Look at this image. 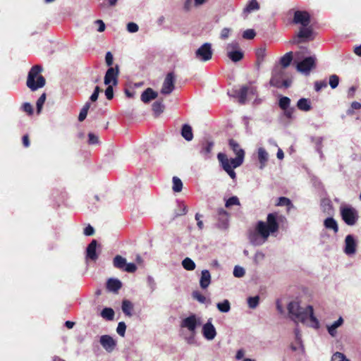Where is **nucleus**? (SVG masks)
I'll return each mask as SVG.
<instances>
[{"mask_svg":"<svg viewBox=\"0 0 361 361\" xmlns=\"http://www.w3.org/2000/svg\"><path fill=\"white\" fill-rule=\"evenodd\" d=\"M283 216L277 213H269L267 216V221H258L253 230L250 231L248 239L254 246H260L264 244L270 235H274L279 228V221Z\"/></svg>","mask_w":361,"mask_h":361,"instance_id":"nucleus-1","label":"nucleus"},{"mask_svg":"<svg viewBox=\"0 0 361 361\" xmlns=\"http://www.w3.org/2000/svg\"><path fill=\"white\" fill-rule=\"evenodd\" d=\"M287 310L289 318L293 321L296 325H298V322H301L314 329H319V322L314 315V310L312 305L302 307L300 305L299 302L291 301L288 303Z\"/></svg>","mask_w":361,"mask_h":361,"instance_id":"nucleus-2","label":"nucleus"},{"mask_svg":"<svg viewBox=\"0 0 361 361\" xmlns=\"http://www.w3.org/2000/svg\"><path fill=\"white\" fill-rule=\"evenodd\" d=\"M217 158L223 169L233 180L235 179L236 173L233 171V169L240 166L243 163L244 157H242V154L236 156L235 158L228 159L226 154L219 153Z\"/></svg>","mask_w":361,"mask_h":361,"instance_id":"nucleus-3","label":"nucleus"},{"mask_svg":"<svg viewBox=\"0 0 361 361\" xmlns=\"http://www.w3.org/2000/svg\"><path fill=\"white\" fill-rule=\"evenodd\" d=\"M42 71V66L35 65L31 68L28 73L26 84L32 91H35L45 85L44 78L39 75Z\"/></svg>","mask_w":361,"mask_h":361,"instance_id":"nucleus-4","label":"nucleus"},{"mask_svg":"<svg viewBox=\"0 0 361 361\" xmlns=\"http://www.w3.org/2000/svg\"><path fill=\"white\" fill-rule=\"evenodd\" d=\"M285 74L286 72L283 68L279 67L274 68L271 78L270 80V85L277 88H287L290 87L291 80L288 78H285Z\"/></svg>","mask_w":361,"mask_h":361,"instance_id":"nucleus-5","label":"nucleus"},{"mask_svg":"<svg viewBox=\"0 0 361 361\" xmlns=\"http://www.w3.org/2000/svg\"><path fill=\"white\" fill-rule=\"evenodd\" d=\"M213 51L212 44L209 42H205L201 45L195 52V57L196 59L202 62H206L212 59Z\"/></svg>","mask_w":361,"mask_h":361,"instance_id":"nucleus-6","label":"nucleus"},{"mask_svg":"<svg viewBox=\"0 0 361 361\" xmlns=\"http://www.w3.org/2000/svg\"><path fill=\"white\" fill-rule=\"evenodd\" d=\"M317 58L314 55L305 57L297 64L298 71L308 75L312 68L316 66Z\"/></svg>","mask_w":361,"mask_h":361,"instance_id":"nucleus-7","label":"nucleus"},{"mask_svg":"<svg viewBox=\"0 0 361 361\" xmlns=\"http://www.w3.org/2000/svg\"><path fill=\"white\" fill-rule=\"evenodd\" d=\"M341 214L344 222L348 226L355 225L358 219L357 212L353 207L342 208Z\"/></svg>","mask_w":361,"mask_h":361,"instance_id":"nucleus-8","label":"nucleus"},{"mask_svg":"<svg viewBox=\"0 0 361 361\" xmlns=\"http://www.w3.org/2000/svg\"><path fill=\"white\" fill-rule=\"evenodd\" d=\"M176 77L173 72L168 73L163 82L161 93L164 95L170 94L175 89Z\"/></svg>","mask_w":361,"mask_h":361,"instance_id":"nucleus-9","label":"nucleus"},{"mask_svg":"<svg viewBox=\"0 0 361 361\" xmlns=\"http://www.w3.org/2000/svg\"><path fill=\"white\" fill-rule=\"evenodd\" d=\"M312 35L313 30L311 27H302L292 43L300 44L301 42L310 41L313 39Z\"/></svg>","mask_w":361,"mask_h":361,"instance_id":"nucleus-10","label":"nucleus"},{"mask_svg":"<svg viewBox=\"0 0 361 361\" xmlns=\"http://www.w3.org/2000/svg\"><path fill=\"white\" fill-rule=\"evenodd\" d=\"M118 75H119V68L118 66L116 65L115 67H110L107 69L104 78V82L105 85H117L118 83Z\"/></svg>","mask_w":361,"mask_h":361,"instance_id":"nucleus-11","label":"nucleus"},{"mask_svg":"<svg viewBox=\"0 0 361 361\" xmlns=\"http://www.w3.org/2000/svg\"><path fill=\"white\" fill-rule=\"evenodd\" d=\"M200 324V321L197 319L195 314H190L189 317L185 318L181 322L180 326L186 328L192 334L195 333L197 326Z\"/></svg>","mask_w":361,"mask_h":361,"instance_id":"nucleus-12","label":"nucleus"},{"mask_svg":"<svg viewBox=\"0 0 361 361\" xmlns=\"http://www.w3.org/2000/svg\"><path fill=\"white\" fill-rule=\"evenodd\" d=\"M293 23L300 24L302 27H307L310 23V15L305 11H296L294 13Z\"/></svg>","mask_w":361,"mask_h":361,"instance_id":"nucleus-13","label":"nucleus"},{"mask_svg":"<svg viewBox=\"0 0 361 361\" xmlns=\"http://www.w3.org/2000/svg\"><path fill=\"white\" fill-rule=\"evenodd\" d=\"M357 242L353 235H348L345 238L344 252L347 255H353L356 252Z\"/></svg>","mask_w":361,"mask_h":361,"instance_id":"nucleus-14","label":"nucleus"},{"mask_svg":"<svg viewBox=\"0 0 361 361\" xmlns=\"http://www.w3.org/2000/svg\"><path fill=\"white\" fill-rule=\"evenodd\" d=\"M203 336L208 341L213 340L216 335V331L214 326L212 323V319H208L202 326Z\"/></svg>","mask_w":361,"mask_h":361,"instance_id":"nucleus-15","label":"nucleus"},{"mask_svg":"<svg viewBox=\"0 0 361 361\" xmlns=\"http://www.w3.org/2000/svg\"><path fill=\"white\" fill-rule=\"evenodd\" d=\"M100 344L108 353H111L116 345V341L109 335H103L100 337Z\"/></svg>","mask_w":361,"mask_h":361,"instance_id":"nucleus-16","label":"nucleus"},{"mask_svg":"<svg viewBox=\"0 0 361 361\" xmlns=\"http://www.w3.org/2000/svg\"><path fill=\"white\" fill-rule=\"evenodd\" d=\"M217 215L218 228L221 229H226L228 226V213L223 208H220L217 211Z\"/></svg>","mask_w":361,"mask_h":361,"instance_id":"nucleus-17","label":"nucleus"},{"mask_svg":"<svg viewBox=\"0 0 361 361\" xmlns=\"http://www.w3.org/2000/svg\"><path fill=\"white\" fill-rule=\"evenodd\" d=\"M97 242L96 240H92V242L88 245L86 250V257L87 259H91L92 261H96L98 258V255L96 252Z\"/></svg>","mask_w":361,"mask_h":361,"instance_id":"nucleus-18","label":"nucleus"},{"mask_svg":"<svg viewBox=\"0 0 361 361\" xmlns=\"http://www.w3.org/2000/svg\"><path fill=\"white\" fill-rule=\"evenodd\" d=\"M257 157L259 162V169L262 170L267 165L269 160V154L263 147L258 148Z\"/></svg>","mask_w":361,"mask_h":361,"instance_id":"nucleus-19","label":"nucleus"},{"mask_svg":"<svg viewBox=\"0 0 361 361\" xmlns=\"http://www.w3.org/2000/svg\"><path fill=\"white\" fill-rule=\"evenodd\" d=\"M158 97V93L153 90L152 88H147L141 94V101L144 103H149L150 101L156 99Z\"/></svg>","mask_w":361,"mask_h":361,"instance_id":"nucleus-20","label":"nucleus"},{"mask_svg":"<svg viewBox=\"0 0 361 361\" xmlns=\"http://www.w3.org/2000/svg\"><path fill=\"white\" fill-rule=\"evenodd\" d=\"M211 283V274L207 269H204L201 272L200 279V286L202 289H206Z\"/></svg>","mask_w":361,"mask_h":361,"instance_id":"nucleus-21","label":"nucleus"},{"mask_svg":"<svg viewBox=\"0 0 361 361\" xmlns=\"http://www.w3.org/2000/svg\"><path fill=\"white\" fill-rule=\"evenodd\" d=\"M249 86H243L239 90L235 92V97L238 98V102L241 104H244L248 96Z\"/></svg>","mask_w":361,"mask_h":361,"instance_id":"nucleus-22","label":"nucleus"},{"mask_svg":"<svg viewBox=\"0 0 361 361\" xmlns=\"http://www.w3.org/2000/svg\"><path fill=\"white\" fill-rule=\"evenodd\" d=\"M122 286V283L117 279H109L106 283L107 289L114 293H117Z\"/></svg>","mask_w":361,"mask_h":361,"instance_id":"nucleus-23","label":"nucleus"},{"mask_svg":"<svg viewBox=\"0 0 361 361\" xmlns=\"http://www.w3.org/2000/svg\"><path fill=\"white\" fill-rule=\"evenodd\" d=\"M213 146L214 143L212 142H206L202 143L200 153L204 157V159H207L210 157V153Z\"/></svg>","mask_w":361,"mask_h":361,"instance_id":"nucleus-24","label":"nucleus"},{"mask_svg":"<svg viewBox=\"0 0 361 361\" xmlns=\"http://www.w3.org/2000/svg\"><path fill=\"white\" fill-rule=\"evenodd\" d=\"M324 226L326 229L332 230L334 233H338V226L337 221L333 217H327L324 221Z\"/></svg>","mask_w":361,"mask_h":361,"instance_id":"nucleus-25","label":"nucleus"},{"mask_svg":"<svg viewBox=\"0 0 361 361\" xmlns=\"http://www.w3.org/2000/svg\"><path fill=\"white\" fill-rule=\"evenodd\" d=\"M181 135L187 141H191L193 138L192 130L188 124H184L181 129Z\"/></svg>","mask_w":361,"mask_h":361,"instance_id":"nucleus-26","label":"nucleus"},{"mask_svg":"<svg viewBox=\"0 0 361 361\" xmlns=\"http://www.w3.org/2000/svg\"><path fill=\"white\" fill-rule=\"evenodd\" d=\"M343 323V319L340 317L338 320L335 321L332 324L327 326V330L329 334L334 337L336 335V329L341 326Z\"/></svg>","mask_w":361,"mask_h":361,"instance_id":"nucleus-27","label":"nucleus"},{"mask_svg":"<svg viewBox=\"0 0 361 361\" xmlns=\"http://www.w3.org/2000/svg\"><path fill=\"white\" fill-rule=\"evenodd\" d=\"M297 107L303 111H308L312 109L310 99L301 98L297 102Z\"/></svg>","mask_w":361,"mask_h":361,"instance_id":"nucleus-28","label":"nucleus"},{"mask_svg":"<svg viewBox=\"0 0 361 361\" xmlns=\"http://www.w3.org/2000/svg\"><path fill=\"white\" fill-rule=\"evenodd\" d=\"M152 108L155 116H159L161 113L164 112L165 109V106L163 104V100L161 99L154 102Z\"/></svg>","mask_w":361,"mask_h":361,"instance_id":"nucleus-29","label":"nucleus"},{"mask_svg":"<svg viewBox=\"0 0 361 361\" xmlns=\"http://www.w3.org/2000/svg\"><path fill=\"white\" fill-rule=\"evenodd\" d=\"M122 311L128 317H131L133 315L132 311L133 310V303L128 300H123L122 302Z\"/></svg>","mask_w":361,"mask_h":361,"instance_id":"nucleus-30","label":"nucleus"},{"mask_svg":"<svg viewBox=\"0 0 361 361\" xmlns=\"http://www.w3.org/2000/svg\"><path fill=\"white\" fill-rule=\"evenodd\" d=\"M226 54L228 59L235 63L242 60L244 56V53L242 50H239L237 51H228V53Z\"/></svg>","mask_w":361,"mask_h":361,"instance_id":"nucleus-31","label":"nucleus"},{"mask_svg":"<svg viewBox=\"0 0 361 361\" xmlns=\"http://www.w3.org/2000/svg\"><path fill=\"white\" fill-rule=\"evenodd\" d=\"M188 207L183 202H178L177 208L175 209L174 217H178L187 214Z\"/></svg>","mask_w":361,"mask_h":361,"instance_id":"nucleus-32","label":"nucleus"},{"mask_svg":"<svg viewBox=\"0 0 361 361\" xmlns=\"http://www.w3.org/2000/svg\"><path fill=\"white\" fill-rule=\"evenodd\" d=\"M293 60V52L289 51L287 52L285 55H283L280 59V64L281 65V68H287L291 63Z\"/></svg>","mask_w":361,"mask_h":361,"instance_id":"nucleus-33","label":"nucleus"},{"mask_svg":"<svg viewBox=\"0 0 361 361\" xmlns=\"http://www.w3.org/2000/svg\"><path fill=\"white\" fill-rule=\"evenodd\" d=\"M229 146L235 154L236 156L242 154V157H245V152L240 147V145L237 142L233 140H229Z\"/></svg>","mask_w":361,"mask_h":361,"instance_id":"nucleus-34","label":"nucleus"},{"mask_svg":"<svg viewBox=\"0 0 361 361\" xmlns=\"http://www.w3.org/2000/svg\"><path fill=\"white\" fill-rule=\"evenodd\" d=\"M114 314V311L111 307H104L101 312V316L108 321L113 320Z\"/></svg>","mask_w":361,"mask_h":361,"instance_id":"nucleus-35","label":"nucleus"},{"mask_svg":"<svg viewBox=\"0 0 361 361\" xmlns=\"http://www.w3.org/2000/svg\"><path fill=\"white\" fill-rule=\"evenodd\" d=\"M113 264L116 268L123 269L124 267L126 264V259L120 255H116L114 258Z\"/></svg>","mask_w":361,"mask_h":361,"instance_id":"nucleus-36","label":"nucleus"},{"mask_svg":"<svg viewBox=\"0 0 361 361\" xmlns=\"http://www.w3.org/2000/svg\"><path fill=\"white\" fill-rule=\"evenodd\" d=\"M259 9V5L257 0H250L246 7L244 8L245 13H251Z\"/></svg>","mask_w":361,"mask_h":361,"instance_id":"nucleus-37","label":"nucleus"},{"mask_svg":"<svg viewBox=\"0 0 361 361\" xmlns=\"http://www.w3.org/2000/svg\"><path fill=\"white\" fill-rule=\"evenodd\" d=\"M216 307L221 312L227 313L231 310V304L230 302L226 299L221 302H218Z\"/></svg>","mask_w":361,"mask_h":361,"instance_id":"nucleus-38","label":"nucleus"},{"mask_svg":"<svg viewBox=\"0 0 361 361\" xmlns=\"http://www.w3.org/2000/svg\"><path fill=\"white\" fill-rule=\"evenodd\" d=\"M90 102H87L85 105L83 106V107L82 108V109L80 110V112L79 114V116H78V121H83L86 117H87V113H88V111L90 108Z\"/></svg>","mask_w":361,"mask_h":361,"instance_id":"nucleus-39","label":"nucleus"},{"mask_svg":"<svg viewBox=\"0 0 361 361\" xmlns=\"http://www.w3.org/2000/svg\"><path fill=\"white\" fill-rule=\"evenodd\" d=\"M182 265L188 271H192L196 267L195 263L189 257H186L183 260Z\"/></svg>","mask_w":361,"mask_h":361,"instance_id":"nucleus-40","label":"nucleus"},{"mask_svg":"<svg viewBox=\"0 0 361 361\" xmlns=\"http://www.w3.org/2000/svg\"><path fill=\"white\" fill-rule=\"evenodd\" d=\"M225 49L226 51V54H228V51H237L241 50L238 42L235 40L227 44Z\"/></svg>","mask_w":361,"mask_h":361,"instance_id":"nucleus-41","label":"nucleus"},{"mask_svg":"<svg viewBox=\"0 0 361 361\" xmlns=\"http://www.w3.org/2000/svg\"><path fill=\"white\" fill-rule=\"evenodd\" d=\"M173 190L175 192H179L182 190V188H183V183L181 181V180L176 177V176H174L173 178Z\"/></svg>","mask_w":361,"mask_h":361,"instance_id":"nucleus-42","label":"nucleus"},{"mask_svg":"<svg viewBox=\"0 0 361 361\" xmlns=\"http://www.w3.org/2000/svg\"><path fill=\"white\" fill-rule=\"evenodd\" d=\"M192 298L197 300L199 302L202 304L206 303L207 301H209L205 296H204L200 291L195 290L193 291L192 293Z\"/></svg>","mask_w":361,"mask_h":361,"instance_id":"nucleus-43","label":"nucleus"},{"mask_svg":"<svg viewBox=\"0 0 361 361\" xmlns=\"http://www.w3.org/2000/svg\"><path fill=\"white\" fill-rule=\"evenodd\" d=\"M259 302V296L249 297L247 298V304L250 308L255 309Z\"/></svg>","mask_w":361,"mask_h":361,"instance_id":"nucleus-44","label":"nucleus"},{"mask_svg":"<svg viewBox=\"0 0 361 361\" xmlns=\"http://www.w3.org/2000/svg\"><path fill=\"white\" fill-rule=\"evenodd\" d=\"M290 99L288 97L283 96L280 98L279 102V107L283 110L289 108Z\"/></svg>","mask_w":361,"mask_h":361,"instance_id":"nucleus-45","label":"nucleus"},{"mask_svg":"<svg viewBox=\"0 0 361 361\" xmlns=\"http://www.w3.org/2000/svg\"><path fill=\"white\" fill-rule=\"evenodd\" d=\"M266 56V49L264 48H260L257 50L256 56L258 66L264 61Z\"/></svg>","mask_w":361,"mask_h":361,"instance_id":"nucleus-46","label":"nucleus"},{"mask_svg":"<svg viewBox=\"0 0 361 361\" xmlns=\"http://www.w3.org/2000/svg\"><path fill=\"white\" fill-rule=\"evenodd\" d=\"M46 100V94L43 93L37 99L36 106H37V114H40L42 106Z\"/></svg>","mask_w":361,"mask_h":361,"instance_id":"nucleus-47","label":"nucleus"},{"mask_svg":"<svg viewBox=\"0 0 361 361\" xmlns=\"http://www.w3.org/2000/svg\"><path fill=\"white\" fill-rule=\"evenodd\" d=\"M233 274L235 277L241 278L245 276V271L243 267L237 265L234 267Z\"/></svg>","mask_w":361,"mask_h":361,"instance_id":"nucleus-48","label":"nucleus"},{"mask_svg":"<svg viewBox=\"0 0 361 361\" xmlns=\"http://www.w3.org/2000/svg\"><path fill=\"white\" fill-rule=\"evenodd\" d=\"M329 83L332 89L336 88L339 84V77L335 74L330 75Z\"/></svg>","mask_w":361,"mask_h":361,"instance_id":"nucleus-49","label":"nucleus"},{"mask_svg":"<svg viewBox=\"0 0 361 361\" xmlns=\"http://www.w3.org/2000/svg\"><path fill=\"white\" fill-rule=\"evenodd\" d=\"M331 361H350L345 355L339 352L335 353L331 357Z\"/></svg>","mask_w":361,"mask_h":361,"instance_id":"nucleus-50","label":"nucleus"},{"mask_svg":"<svg viewBox=\"0 0 361 361\" xmlns=\"http://www.w3.org/2000/svg\"><path fill=\"white\" fill-rule=\"evenodd\" d=\"M233 205H240L239 199L236 196H233V197L228 198L226 200V204H225V206L226 207H230Z\"/></svg>","mask_w":361,"mask_h":361,"instance_id":"nucleus-51","label":"nucleus"},{"mask_svg":"<svg viewBox=\"0 0 361 361\" xmlns=\"http://www.w3.org/2000/svg\"><path fill=\"white\" fill-rule=\"evenodd\" d=\"M126 325L125 322H120L118 324V326H117V329H116V332L118 333V335H120L121 336L123 337L125 336V334H126Z\"/></svg>","mask_w":361,"mask_h":361,"instance_id":"nucleus-52","label":"nucleus"},{"mask_svg":"<svg viewBox=\"0 0 361 361\" xmlns=\"http://www.w3.org/2000/svg\"><path fill=\"white\" fill-rule=\"evenodd\" d=\"M327 87V82L326 80H317L314 82V90L316 92H319L323 88Z\"/></svg>","mask_w":361,"mask_h":361,"instance_id":"nucleus-53","label":"nucleus"},{"mask_svg":"<svg viewBox=\"0 0 361 361\" xmlns=\"http://www.w3.org/2000/svg\"><path fill=\"white\" fill-rule=\"evenodd\" d=\"M107 85V87L106 89L105 90V96L106 97V99L108 100H111L113 99L114 97V89H113V87L114 85Z\"/></svg>","mask_w":361,"mask_h":361,"instance_id":"nucleus-54","label":"nucleus"},{"mask_svg":"<svg viewBox=\"0 0 361 361\" xmlns=\"http://www.w3.org/2000/svg\"><path fill=\"white\" fill-rule=\"evenodd\" d=\"M255 32L252 29H247L245 31H244V32L243 34V38L247 39H252L255 37Z\"/></svg>","mask_w":361,"mask_h":361,"instance_id":"nucleus-55","label":"nucleus"},{"mask_svg":"<svg viewBox=\"0 0 361 361\" xmlns=\"http://www.w3.org/2000/svg\"><path fill=\"white\" fill-rule=\"evenodd\" d=\"M139 30L138 25L135 23H128L127 24V30L130 33H135Z\"/></svg>","mask_w":361,"mask_h":361,"instance_id":"nucleus-56","label":"nucleus"},{"mask_svg":"<svg viewBox=\"0 0 361 361\" xmlns=\"http://www.w3.org/2000/svg\"><path fill=\"white\" fill-rule=\"evenodd\" d=\"M100 91H101L100 87L99 86H96L94 92L90 97V101L92 102H96L98 99L99 94Z\"/></svg>","mask_w":361,"mask_h":361,"instance_id":"nucleus-57","label":"nucleus"},{"mask_svg":"<svg viewBox=\"0 0 361 361\" xmlns=\"http://www.w3.org/2000/svg\"><path fill=\"white\" fill-rule=\"evenodd\" d=\"M361 109V104L358 102H353L351 104V108L347 111V114L352 115L354 113V111H353L354 109Z\"/></svg>","mask_w":361,"mask_h":361,"instance_id":"nucleus-58","label":"nucleus"},{"mask_svg":"<svg viewBox=\"0 0 361 361\" xmlns=\"http://www.w3.org/2000/svg\"><path fill=\"white\" fill-rule=\"evenodd\" d=\"M137 267L134 263H127L123 268V270L128 273H133L136 271Z\"/></svg>","mask_w":361,"mask_h":361,"instance_id":"nucleus-59","label":"nucleus"},{"mask_svg":"<svg viewBox=\"0 0 361 361\" xmlns=\"http://www.w3.org/2000/svg\"><path fill=\"white\" fill-rule=\"evenodd\" d=\"M99 142L98 137L94 133H90L88 134V143L90 145H95Z\"/></svg>","mask_w":361,"mask_h":361,"instance_id":"nucleus-60","label":"nucleus"},{"mask_svg":"<svg viewBox=\"0 0 361 361\" xmlns=\"http://www.w3.org/2000/svg\"><path fill=\"white\" fill-rule=\"evenodd\" d=\"M23 110L25 112H27L28 114L31 115L33 114V108L32 106L28 103L25 102L23 104Z\"/></svg>","mask_w":361,"mask_h":361,"instance_id":"nucleus-61","label":"nucleus"},{"mask_svg":"<svg viewBox=\"0 0 361 361\" xmlns=\"http://www.w3.org/2000/svg\"><path fill=\"white\" fill-rule=\"evenodd\" d=\"M231 30L228 27H224L221 30V34H220V38L221 39H226L229 37L230 32Z\"/></svg>","mask_w":361,"mask_h":361,"instance_id":"nucleus-62","label":"nucleus"},{"mask_svg":"<svg viewBox=\"0 0 361 361\" xmlns=\"http://www.w3.org/2000/svg\"><path fill=\"white\" fill-rule=\"evenodd\" d=\"M291 204L290 200L285 197H281L279 199L278 204L280 206H288Z\"/></svg>","mask_w":361,"mask_h":361,"instance_id":"nucleus-63","label":"nucleus"},{"mask_svg":"<svg viewBox=\"0 0 361 361\" xmlns=\"http://www.w3.org/2000/svg\"><path fill=\"white\" fill-rule=\"evenodd\" d=\"M105 61L108 66H111L113 64L114 57L110 51L106 52L105 56Z\"/></svg>","mask_w":361,"mask_h":361,"instance_id":"nucleus-64","label":"nucleus"}]
</instances>
